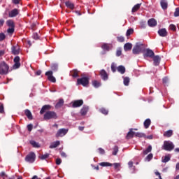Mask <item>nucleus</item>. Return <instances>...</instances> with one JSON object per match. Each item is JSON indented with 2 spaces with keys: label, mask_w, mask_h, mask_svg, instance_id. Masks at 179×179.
<instances>
[{
  "label": "nucleus",
  "mask_w": 179,
  "mask_h": 179,
  "mask_svg": "<svg viewBox=\"0 0 179 179\" xmlns=\"http://www.w3.org/2000/svg\"><path fill=\"white\" fill-rule=\"evenodd\" d=\"M9 73V65L5 61L0 62V75H8Z\"/></svg>",
  "instance_id": "f257e3e1"
},
{
  "label": "nucleus",
  "mask_w": 179,
  "mask_h": 179,
  "mask_svg": "<svg viewBox=\"0 0 179 179\" xmlns=\"http://www.w3.org/2000/svg\"><path fill=\"white\" fill-rule=\"evenodd\" d=\"M44 120H57L58 118V116L57 115V113L54 111H48L44 114L43 116Z\"/></svg>",
  "instance_id": "f03ea898"
},
{
  "label": "nucleus",
  "mask_w": 179,
  "mask_h": 179,
  "mask_svg": "<svg viewBox=\"0 0 179 179\" xmlns=\"http://www.w3.org/2000/svg\"><path fill=\"white\" fill-rule=\"evenodd\" d=\"M25 162L27 163H34L36 162V154L33 152L28 154L25 157Z\"/></svg>",
  "instance_id": "7ed1b4c3"
},
{
  "label": "nucleus",
  "mask_w": 179,
  "mask_h": 179,
  "mask_svg": "<svg viewBox=\"0 0 179 179\" xmlns=\"http://www.w3.org/2000/svg\"><path fill=\"white\" fill-rule=\"evenodd\" d=\"M143 45L142 44L136 43L135 47L133 48V54H141L143 52Z\"/></svg>",
  "instance_id": "20e7f679"
},
{
  "label": "nucleus",
  "mask_w": 179,
  "mask_h": 179,
  "mask_svg": "<svg viewBox=\"0 0 179 179\" xmlns=\"http://www.w3.org/2000/svg\"><path fill=\"white\" fill-rule=\"evenodd\" d=\"M78 85H82V86H87L89 85V77H83L77 80Z\"/></svg>",
  "instance_id": "39448f33"
},
{
  "label": "nucleus",
  "mask_w": 179,
  "mask_h": 179,
  "mask_svg": "<svg viewBox=\"0 0 179 179\" xmlns=\"http://www.w3.org/2000/svg\"><path fill=\"white\" fill-rule=\"evenodd\" d=\"M164 149L170 152L174 149V144L171 141H164Z\"/></svg>",
  "instance_id": "423d86ee"
},
{
  "label": "nucleus",
  "mask_w": 179,
  "mask_h": 179,
  "mask_svg": "<svg viewBox=\"0 0 179 179\" xmlns=\"http://www.w3.org/2000/svg\"><path fill=\"white\" fill-rule=\"evenodd\" d=\"M45 76H48V80H50V82H52L53 83H55V82H57L55 77L52 76V71H47L45 73Z\"/></svg>",
  "instance_id": "0eeeda50"
},
{
  "label": "nucleus",
  "mask_w": 179,
  "mask_h": 179,
  "mask_svg": "<svg viewBox=\"0 0 179 179\" xmlns=\"http://www.w3.org/2000/svg\"><path fill=\"white\" fill-rule=\"evenodd\" d=\"M83 105V100H82V99L76 100L72 102V107H73V108L80 107Z\"/></svg>",
  "instance_id": "6e6552de"
},
{
  "label": "nucleus",
  "mask_w": 179,
  "mask_h": 179,
  "mask_svg": "<svg viewBox=\"0 0 179 179\" xmlns=\"http://www.w3.org/2000/svg\"><path fill=\"white\" fill-rule=\"evenodd\" d=\"M68 134V129H60L58 130L57 133L56 134V136L59 137H62L65 136V134Z\"/></svg>",
  "instance_id": "1a4fd4ad"
},
{
  "label": "nucleus",
  "mask_w": 179,
  "mask_h": 179,
  "mask_svg": "<svg viewBox=\"0 0 179 179\" xmlns=\"http://www.w3.org/2000/svg\"><path fill=\"white\" fill-rule=\"evenodd\" d=\"M14 62H15V64L13 65L14 69H17V68L20 67V57H19V56H16L14 58Z\"/></svg>",
  "instance_id": "9d476101"
},
{
  "label": "nucleus",
  "mask_w": 179,
  "mask_h": 179,
  "mask_svg": "<svg viewBox=\"0 0 179 179\" xmlns=\"http://www.w3.org/2000/svg\"><path fill=\"white\" fill-rule=\"evenodd\" d=\"M11 51L14 55H17L20 52V47L18 45H15L11 48Z\"/></svg>",
  "instance_id": "9b49d317"
},
{
  "label": "nucleus",
  "mask_w": 179,
  "mask_h": 179,
  "mask_svg": "<svg viewBox=\"0 0 179 179\" xmlns=\"http://www.w3.org/2000/svg\"><path fill=\"white\" fill-rule=\"evenodd\" d=\"M19 15V10L17 8L12 10L9 12L8 16L9 17H16Z\"/></svg>",
  "instance_id": "f8f14e48"
},
{
  "label": "nucleus",
  "mask_w": 179,
  "mask_h": 179,
  "mask_svg": "<svg viewBox=\"0 0 179 179\" xmlns=\"http://www.w3.org/2000/svg\"><path fill=\"white\" fill-rule=\"evenodd\" d=\"M146 57L152 58V57H155V52L150 49H147L145 50V53L144 54V57L146 58Z\"/></svg>",
  "instance_id": "ddd939ff"
},
{
  "label": "nucleus",
  "mask_w": 179,
  "mask_h": 179,
  "mask_svg": "<svg viewBox=\"0 0 179 179\" xmlns=\"http://www.w3.org/2000/svg\"><path fill=\"white\" fill-rule=\"evenodd\" d=\"M100 75H101V79H103V80H108V74H107V72L105 71V70H101L100 71Z\"/></svg>",
  "instance_id": "4468645a"
},
{
  "label": "nucleus",
  "mask_w": 179,
  "mask_h": 179,
  "mask_svg": "<svg viewBox=\"0 0 179 179\" xmlns=\"http://www.w3.org/2000/svg\"><path fill=\"white\" fill-rule=\"evenodd\" d=\"M148 26H150V27H155V26L157 25V22L156 21V20H155V18H151L148 21Z\"/></svg>",
  "instance_id": "2eb2a0df"
},
{
  "label": "nucleus",
  "mask_w": 179,
  "mask_h": 179,
  "mask_svg": "<svg viewBox=\"0 0 179 179\" xmlns=\"http://www.w3.org/2000/svg\"><path fill=\"white\" fill-rule=\"evenodd\" d=\"M158 34L160 37H166L167 36V30L166 29H161L158 31Z\"/></svg>",
  "instance_id": "dca6fc26"
},
{
  "label": "nucleus",
  "mask_w": 179,
  "mask_h": 179,
  "mask_svg": "<svg viewBox=\"0 0 179 179\" xmlns=\"http://www.w3.org/2000/svg\"><path fill=\"white\" fill-rule=\"evenodd\" d=\"M160 5H161L162 9H164V10H166V9H167V8L169 6L167 1H166V0H160Z\"/></svg>",
  "instance_id": "f3484780"
},
{
  "label": "nucleus",
  "mask_w": 179,
  "mask_h": 179,
  "mask_svg": "<svg viewBox=\"0 0 179 179\" xmlns=\"http://www.w3.org/2000/svg\"><path fill=\"white\" fill-rule=\"evenodd\" d=\"M134 136H135V131H134L133 129H131L127 133L126 138L127 139H131V138H134Z\"/></svg>",
  "instance_id": "a211bd4d"
},
{
  "label": "nucleus",
  "mask_w": 179,
  "mask_h": 179,
  "mask_svg": "<svg viewBox=\"0 0 179 179\" xmlns=\"http://www.w3.org/2000/svg\"><path fill=\"white\" fill-rule=\"evenodd\" d=\"M51 108V106L50 105H45L42 107L40 113L41 114H44V113H45V110H50Z\"/></svg>",
  "instance_id": "6ab92c4d"
},
{
  "label": "nucleus",
  "mask_w": 179,
  "mask_h": 179,
  "mask_svg": "<svg viewBox=\"0 0 179 179\" xmlns=\"http://www.w3.org/2000/svg\"><path fill=\"white\" fill-rule=\"evenodd\" d=\"M160 59H161L160 57L155 56L154 58H153L154 65L157 66V65H159V64H160Z\"/></svg>",
  "instance_id": "aec40b11"
},
{
  "label": "nucleus",
  "mask_w": 179,
  "mask_h": 179,
  "mask_svg": "<svg viewBox=\"0 0 179 179\" xmlns=\"http://www.w3.org/2000/svg\"><path fill=\"white\" fill-rule=\"evenodd\" d=\"M87 111H89V107L84 106L80 110L81 115H86V114H87Z\"/></svg>",
  "instance_id": "412c9836"
},
{
  "label": "nucleus",
  "mask_w": 179,
  "mask_h": 179,
  "mask_svg": "<svg viewBox=\"0 0 179 179\" xmlns=\"http://www.w3.org/2000/svg\"><path fill=\"white\" fill-rule=\"evenodd\" d=\"M124 51H129L132 50V45L130 43H127L124 46Z\"/></svg>",
  "instance_id": "4be33fe9"
},
{
  "label": "nucleus",
  "mask_w": 179,
  "mask_h": 179,
  "mask_svg": "<svg viewBox=\"0 0 179 179\" xmlns=\"http://www.w3.org/2000/svg\"><path fill=\"white\" fill-rule=\"evenodd\" d=\"M102 49H103L104 51H110V50H111V45L104 43L102 45Z\"/></svg>",
  "instance_id": "5701e85b"
},
{
  "label": "nucleus",
  "mask_w": 179,
  "mask_h": 179,
  "mask_svg": "<svg viewBox=\"0 0 179 179\" xmlns=\"http://www.w3.org/2000/svg\"><path fill=\"white\" fill-rule=\"evenodd\" d=\"M92 86H94V87H95L96 89H97V87H100V86H101V83H100V81L98 80H93L92 81Z\"/></svg>",
  "instance_id": "b1692460"
},
{
  "label": "nucleus",
  "mask_w": 179,
  "mask_h": 179,
  "mask_svg": "<svg viewBox=\"0 0 179 179\" xmlns=\"http://www.w3.org/2000/svg\"><path fill=\"white\" fill-rule=\"evenodd\" d=\"M59 141L52 143L50 145V149H55V148H57V146H59Z\"/></svg>",
  "instance_id": "393cba45"
},
{
  "label": "nucleus",
  "mask_w": 179,
  "mask_h": 179,
  "mask_svg": "<svg viewBox=\"0 0 179 179\" xmlns=\"http://www.w3.org/2000/svg\"><path fill=\"white\" fill-rule=\"evenodd\" d=\"M152 152V145H149L145 150L143 151V155H146Z\"/></svg>",
  "instance_id": "a878e982"
},
{
  "label": "nucleus",
  "mask_w": 179,
  "mask_h": 179,
  "mask_svg": "<svg viewBox=\"0 0 179 179\" xmlns=\"http://www.w3.org/2000/svg\"><path fill=\"white\" fill-rule=\"evenodd\" d=\"M25 115H27V118L29 120H33V115H31V112H30V110H25Z\"/></svg>",
  "instance_id": "bb28decb"
},
{
  "label": "nucleus",
  "mask_w": 179,
  "mask_h": 179,
  "mask_svg": "<svg viewBox=\"0 0 179 179\" xmlns=\"http://www.w3.org/2000/svg\"><path fill=\"white\" fill-rule=\"evenodd\" d=\"M117 71L122 73V75H124V73H125V67L124 66H119L117 67Z\"/></svg>",
  "instance_id": "cd10ccee"
},
{
  "label": "nucleus",
  "mask_w": 179,
  "mask_h": 179,
  "mask_svg": "<svg viewBox=\"0 0 179 179\" xmlns=\"http://www.w3.org/2000/svg\"><path fill=\"white\" fill-rule=\"evenodd\" d=\"M52 71H54V72H57L58 71V64L52 63L50 66Z\"/></svg>",
  "instance_id": "c85d7f7f"
},
{
  "label": "nucleus",
  "mask_w": 179,
  "mask_h": 179,
  "mask_svg": "<svg viewBox=\"0 0 179 179\" xmlns=\"http://www.w3.org/2000/svg\"><path fill=\"white\" fill-rule=\"evenodd\" d=\"M6 24L8 27H14L15 28V22L12 20H8L6 21Z\"/></svg>",
  "instance_id": "c756f323"
},
{
  "label": "nucleus",
  "mask_w": 179,
  "mask_h": 179,
  "mask_svg": "<svg viewBox=\"0 0 179 179\" xmlns=\"http://www.w3.org/2000/svg\"><path fill=\"white\" fill-rule=\"evenodd\" d=\"M64 106V99H59V101L56 103L55 108H59V107H62Z\"/></svg>",
  "instance_id": "7c9ffc66"
},
{
  "label": "nucleus",
  "mask_w": 179,
  "mask_h": 179,
  "mask_svg": "<svg viewBox=\"0 0 179 179\" xmlns=\"http://www.w3.org/2000/svg\"><path fill=\"white\" fill-rule=\"evenodd\" d=\"M129 77H123V83L124 86H129Z\"/></svg>",
  "instance_id": "2f4dec72"
},
{
  "label": "nucleus",
  "mask_w": 179,
  "mask_h": 179,
  "mask_svg": "<svg viewBox=\"0 0 179 179\" xmlns=\"http://www.w3.org/2000/svg\"><path fill=\"white\" fill-rule=\"evenodd\" d=\"M99 165L101 166L102 167H110L113 166V164L110 162H101L99 164Z\"/></svg>",
  "instance_id": "473e14b6"
},
{
  "label": "nucleus",
  "mask_w": 179,
  "mask_h": 179,
  "mask_svg": "<svg viewBox=\"0 0 179 179\" xmlns=\"http://www.w3.org/2000/svg\"><path fill=\"white\" fill-rule=\"evenodd\" d=\"M66 6H67V8H69V9H73V8H75V5L71 1L66 2Z\"/></svg>",
  "instance_id": "72a5a7b5"
},
{
  "label": "nucleus",
  "mask_w": 179,
  "mask_h": 179,
  "mask_svg": "<svg viewBox=\"0 0 179 179\" xmlns=\"http://www.w3.org/2000/svg\"><path fill=\"white\" fill-rule=\"evenodd\" d=\"M173 135V130H169L164 132V136H166L167 138H170Z\"/></svg>",
  "instance_id": "f704fd0d"
},
{
  "label": "nucleus",
  "mask_w": 179,
  "mask_h": 179,
  "mask_svg": "<svg viewBox=\"0 0 179 179\" xmlns=\"http://www.w3.org/2000/svg\"><path fill=\"white\" fill-rule=\"evenodd\" d=\"M150 119H147L144 122V127L146 129L150 126Z\"/></svg>",
  "instance_id": "c9c22d12"
},
{
  "label": "nucleus",
  "mask_w": 179,
  "mask_h": 179,
  "mask_svg": "<svg viewBox=\"0 0 179 179\" xmlns=\"http://www.w3.org/2000/svg\"><path fill=\"white\" fill-rule=\"evenodd\" d=\"M170 159H171L170 155H166L164 158L162 157V163H167L168 162H170Z\"/></svg>",
  "instance_id": "e433bc0d"
},
{
  "label": "nucleus",
  "mask_w": 179,
  "mask_h": 179,
  "mask_svg": "<svg viewBox=\"0 0 179 179\" xmlns=\"http://www.w3.org/2000/svg\"><path fill=\"white\" fill-rule=\"evenodd\" d=\"M30 143L31 144V145L33 146V148H40V144L37 142H36L35 141H31Z\"/></svg>",
  "instance_id": "4c0bfd02"
},
{
  "label": "nucleus",
  "mask_w": 179,
  "mask_h": 179,
  "mask_svg": "<svg viewBox=\"0 0 179 179\" xmlns=\"http://www.w3.org/2000/svg\"><path fill=\"white\" fill-rule=\"evenodd\" d=\"M141 3H138L135 5L132 8L131 12H136L141 8Z\"/></svg>",
  "instance_id": "58836bf2"
},
{
  "label": "nucleus",
  "mask_w": 179,
  "mask_h": 179,
  "mask_svg": "<svg viewBox=\"0 0 179 179\" xmlns=\"http://www.w3.org/2000/svg\"><path fill=\"white\" fill-rule=\"evenodd\" d=\"M153 159V154L150 153L145 159V162H150Z\"/></svg>",
  "instance_id": "ea45409f"
},
{
  "label": "nucleus",
  "mask_w": 179,
  "mask_h": 179,
  "mask_svg": "<svg viewBox=\"0 0 179 179\" xmlns=\"http://www.w3.org/2000/svg\"><path fill=\"white\" fill-rule=\"evenodd\" d=\"M135 136L137 138H146V135L143 133H135Z\"/></svg>",
  "instance_id": "a19ab883"
},
{
  "label": "nucleus",
  "mask_w": 179,
  "mask_h": 179,
  "mask_svg": "<svg viewBox=\"0 0 179 179\" xmlns=\"http://www.w3.org/2000/svg\"><path fill=\"white\" fill-rule=\"evenodd\" d=\"M71 76H73V78H78V76H79V75H78V71L76 70H73V71H71Z\"/></svg>",
  "instance_id": "79ce46f5"
},
{
  "label": "nucleus",
  "mask_w": 179,
  "mask_h": 179,
  "mask_svg": "<svg viewBox=\"0 0 179 179\" xmlns=\"http://www.w3.org/2000/svg\"><path fill=\"white\" fill-rule=\"evenodd\" d=\"M100 113L102 114H104L105 115H107L108 114V110L104 108H102L99 110Z\"/></svg>",
  "instance_id": "37998d69"
},
{
  "label": "nucleus",
  "mask_w": 179,
  "mask_h": 179,
  "mask_svg": "<svg viewBox=\"0 0 179 179\" xmlns=\"http://www.w3.org/2000/svg\"><path fill=\"white\" fill-rule=\"evenodd\" d=\"M134 33V29H129L126 33V36L128 37V36H131Z\"/></svg>",
  "instance_id": "c03bdc74"
},
{
  "label": "nucleus",
  "mask_w": 179,
  "mask_h": 179,
  "mask_svg": "<svg viewBox=\"0 0 179 179\" xmlns=\"http://www.w3.org/2000/svg\"><path fill=\"white\" fill-rule=\"evenodd\" d=\"M117 153H118V147L117 146H115V148H113V155L114 156H115L117 155Z\"/></svg>",
  "instance_id": "a18cd8bd"
},
{
  "label": "nucleus",
  "mask_w": 179,
  "mask_h": 179,
  "mask_svg": "<svg viewBox=\"0 0 179 179\" xmlns=\"http://www.w3.org/2000/svg\"><path fill=\"white\" fill-rule=\"evenodd\" d=\"M14 31H15V28L14 27H10L7 30V32L9 33L10 34H13Z\"/></svg>",
  "instance_id": "49530a36"
},
{
  "label": "nucleus",
  "mask_w": 179,
  "mask_h": 179,
  "mask_svg": "<svg viewBox=\"0 0 179 179\" xmlns=\"http://www.w3.org/2000/svg\"><path fill=\"white\" fill-rule=\"evenodd\" d=\"M116 69H117V65L113 63L111 64V70H112V71L115 72Z\"/></svg>",
  "instance_id": "de8ad7c7"
},
{
  "label": "nucleus",
  "mask_w": 179,
  "mask_h": 179,
  "mask_svg": "<svg viewBox=\"0 0 179 179\" xmlns=\"http://www.w3.org/2000/svg\"><path fill=\"white\" fill-rule=\"evenodd\" d=\"M98 152L99 153V155H104V153H106V151L104 150V149L100 148L98 149Z\"/></svg>",
  "instance_id": "09e8293b"
},
{
  "label": "nucleus",
  "mask_w": 179,
  "mask_h": 179,
  "mask_svg": "<svg viewBox=\"0 0 179 179\" xmlns=\"http://www.w3.org/2000/svg\"><path fill=\"white\" fill-rule=\"evenodd\" d=\"M175 17H178L179 16V8H176L174 13Z\"/></svg>",
  "instance_id": "8fccbe9b"
},
{
  "label": "nucleus",
  "mask_w": 179,
  "mask_h": 179,
  "mask_svg": "<svg viewBox=\"0 0 179 179\" xmlns=\"http://www.w3.org/2000/svg\"><path fill=\"white\" fill-rule=\"evenodd\" d=\"M5 34L0 33V41H3V40H5Z\"/></svg>",
  "instance_id": "3c124183"
},
{
  "label": "nucleus",
  "mask_w": 179,
  "mask_h": 179,
  "mask_svg": "<svg viewBox=\"0 0 179 179\" xmlns=\"http://www.w3.org/2000/svg\"><path fill=\"white\" fill-rule=\"evenodd\" d=\"M50 156V155H48V154H45V155H42L41 157V160H45V159H48V157Z\"/></svg>",
  "instance_id": "603ef678"
},
{
  "label": "nucleus",
  "mask_w": 179,
  "mask_h": 179,
  "mask_svg": "<svg viewBox=\"0 0 179 179\" xmlns=\"http://www.w3.org/2000/svg\"><path fill=\"white\" fill-rule=\"evenodd\" d=\"M4 109H3V104L0 103V114H3Z\"/></svg>",
  "instance_id": "864d4df0"
},
{
  "label": "nucleus",
  "mask_w": 179,
  "mask_h": 179,
  "mask_svg": "<svg viewBox=\"0 0 179 179\" xmlns=\"http://www.w3.org/2000/svg\"><path fill=\"white\" fill-rule=\"evenodd\" d=\"M117 41H119L120 43H124V37H122V36L117 37Z\"/></svg>",
  "instance_id": "5fc2aeb1"
},
{
  "label": "nucleus",
  "mask_w": 179,
  "mask_h": 179,
  "mask_svg": "<svg viewBox=\"0 0 179 179\" xmlns=\"http://www.w3.org/2000/svg\"><path fill=\"white\" fill-rule=\"evenodd\" d=\"M113 166L115 170H118V168L120 167V166H121V164H120V163H114Z\"/></svg>",
  "instance_id": "6e6d98bb"
},
{
  "label": "nucleus",
  "mask_w": 179,
  "mask_h": 179,
  "mask_svg": "<svg viewBox=\"0 0 179 179\" xmlns=\"http://www.w3.org/2000/svg\"><path fill=\"white\" fill-rule=\"evenodd\" d=\"M169 28L171 29V30H173V31H175V30H176V25L171 24L170 26H169Z\"/></svg>",
  "instance_id": "4d7b16f0"
},
{
  "label": "nucleus",
  "mask_w": 179,
  "mask_h": 179,
  "mask_svg": "<svg viewBox=\"0 0 179 179\" xmlns=\"http://www.w3.org/2000/svg\"><path fill=\"white\" fill-rule=\"evenodd\" d=\"M122 51H121V49H118L117 50V52H116V55H117V57H120V55H121V54H122Z\"/></svg>",
  "instance_id": "13d9d810"
},
{
  "label": "nucleus",
  "mask_w": 179,
  "mask_h": 179,
  "mask_svg": "<svg viewBox=\"0 0 179 179\" xmlns=\"http://www.w3.org/2000/svg\"><path fill=\"white\" fill-rule=\"evenodd\" d=\"M27 129L29 131V132L31 131V129H33V124H28Z\"/></svg>",
  "instance_id": "bf43d9fd"
},
{
  "label": "nucleus",
  "mask_w": 179,
  "mask_h": 179,
  "mask_svg": "<svg viewBox=\"0 0 179 179\" xmlns=\"http://www.w3.org/2000/svg\"><path fill=\"white\" fill-rule=\"evenodd\" d=\"M62 162V161L61 160V159L57 158L56 159V164H57L58 166H59V164H61Z\"/></svg>",
  "instance_id": "052dcab7"
},
{
  "label": "nucleus",
  "mask_w": 179,
  "mask_h": 179,
  "mask_svg": "<svg viewBox=\"0 0 179 179\" xmlns=\"http://www.w3.org/2000/svg\"><path fill=\"white\" fill-rule=\"evenodd\" d=\"M33 38H34V40H38V34H33Z\"/></svg>",
  "instance_id": "680f3d73"
},
{
  "label": "nucleus",
  "mask_w": 179,
  "mask_h": 179,
  "mask_svg": "<svg viewBox=\"0 0 179 179\" xmlns=\"http://www.w3.org/2000/svg\"><path fill=\"white\" fill-rule=\"evenodd\" d=\"M12 1H13V3H15V5L20 3V0H12Z\"/></svg>",
  "instance_id": "e2e57ef3"
},
{
  "label": "nucleus",
  "mask_w": 179,
  "mask_h": 179,
  "mask_svg": "<svg viewBox=\"0 0 179 179\" xmlns=\"http://www.w3.org/2000/svg\"><path fill=\"white\" fill-rule=\"evenodd\" d=\"M167 82H169V78L164 77L163 78V83H167Z\"/></svg>",
  "instance_id": "0e129e2a"
},
{
  "label": "nucleus",
  "mask_w": 179,
  "mask_h": 179,
  "mask_svg": "<svg viewBox=\"0 0 179 179\" xmlns=\"http://www.w3.org/2000/svg\"><path fill=\"white\" fill-rule=\"evenodd\" d=\"M5 55V50H0V57H3Z\"/></svg>",
  "instance_id": "69168bd1"
},
{
  "label": "nucleus",
  "mask_w": 179,
  "mask_h": 179,
  "mask_svg": "<svg viewBox=\"0 0 179 179\" xmlns=\"http://www.w3.org/2000/svg\"><path fill=\"white\" fill-rule=\"evenodd\" d=\"M3 23H5V20L3 19L0 20V26H3Z\"/></svg>",
  "instance_id": "338daca9"
},
{
  "label": "nucleus",
  "mask_w": 179,
  "mask_h": 179,
  "mask_svg": "<svg viewBox=\"0 0 179 179\" xmlns=\"http://www.w3.org/2000/svg\"><path fill=\"white\" fill-rule=\"evenodd\" d=\"M176 170H177V171L179 170V162H178V163L176 164Z\"/></svg>",
  "instance_id": "774afa93"
}]
</instances>
